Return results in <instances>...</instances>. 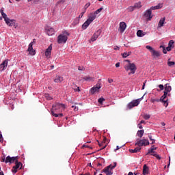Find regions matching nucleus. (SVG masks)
<instances>
[{
    "mask_svg": "<svg viewBox=\"0 0 175 175\" xmlns=\"http://www.w3.org/2000/svg\"><path fill=\"white\" fill-rule=\"evenodd\" d=\"M157 159H161V157H159V155L157 154V157H156Z\"/></svg>",
    "mask_w": 175,
    "mask_h": 175,
    "instance_id": "obj_64",
    "label": "nucleus"
},
{
    "mask_svg": "<svg viewBox=\"0 0 175 175\" xmlns=\"http://www.w3.org/2000/svg\"><path fill=\"white\" fill-rule=\"evenodd\" d=\"M16 162V165L14 166V167H16V169L20 168V166H21L23 164H21V162L18 161H15Z\"/></svg>",
    "mask_w": 175,
    "mask_h": 175,
    "instance_id": "obj_36",
    "label": "nucleus"
},
{
    "mask_svg": "<svg viewBox=\"0 0 175 175\" xmlns=\"http://www.w3.org/2000/svg\"><path fill=\"white\" fill-rule=\"evenodd\" d=\"M53 51V44L49 45V46L46 49L44 55L47 59L51 58V51Z\"/></svg>",
    "mask_w": 175,
    "mask_h": 175,
    "instance_id": "obj_10",
    "label": "nucleus"
},
{
    "mask_svg": "<svg viewBox=\"0 0 175 175\" xmlns=\"http://www.w3.org/2000/svg\"><path fill=\"white\" fill-rule=\"evenodd\" d=\"M150 155H153V157H157L158 154H157V153H150Z\"/></svg>",
    "mask_w": 175,
    "mask_h": 175,
    "instance_id": "obj_57",
    "label": "nucleus"
},
{
    "mask_svg": "<svg viewBox=\"0 0 175 175\" xmlns=\"http://www.w3.org/2000/svg\"><path fill=\"white\" fill-rule=\"evenodd\" d=\"M137 127L139 129H143V126H142V124L139 123L137 124Z\"/></svg>",
    "mask_w": 175,
    "mask_h": 175,
    "instance_id": "obj_51",
    "label": "nucleus"
},
{
    "mask_svg": "<svg viewBox=\"0 0 175 175\" xmlns=\"http://www.w3.org/2000/svg\"><path fill=\"white\" fill-rule=\"evenodd\" d=\"M8 64H9V60L6 59V60H4L0 64V70L1 72H3V70H5V69L8 68Z\"/></svg>",
    "mask_w": 175,
    "mask_h": 175,
    "instance_id": "obj_13",
    "label": "nucleus"
},
{
    "mask_svg": "<svg viewBox=\"0 0 175 175\" xmlns=\"http://www.w3.org/2000/svg\"><path fill=\"white\" fill-rule=\"evenodd\" d=\"M134 8H135V9H140V8H142V3L138 2V3H135Z\"/></svg>",
    "mask_w": 175,
    "mask_h": 175,
    "instance_id": "obj_33",
    "label": "nucleus"
},
{
    "mask_svg": "<svg viewBox=\"0 0 175 175\" xmlns=\"http://www.w3.org/2000/svg\"><path fill=\"white\" fill-rule=\"evenodd\" d=\"M140 150H142V148L137 146L135 149H130L129 152H131L132 154H135L136 152H139L140 151Z\"/></svg>",
    "mask_w": 175,
    "mask_h": 175,
    "instance_id": "obj_25",
    "label": "nucleus"
},
{
    "mask_svg": "<svg viewBox=\"0 0 175 175\" xmlns=\"http://www.w3.org/2000/svg\"><path fill=\"white\" fill-rule=\"evenodd\" d=\"M74 110H75V111H77V110H79V107H75Z\"/></svg>",
    "mask_w": 175,
    "mask_h": 175,
    "instance_id": "obj_59",
    "label": "nucleus"
},
{
    "mask_svg": "<svg viewBox=\"0 0 175 175\" xmlns=\"http://www.w3.org/2000/svg\"><path fill=\"white\" fill-rule=\"evenodd\" d=\"M12 172L14 173V174H16V173H17V169L15 167H13Z\"/></svg>",
    "mask_w": 175,
    "mask_h": 175,
    "instance_id": "obj_46",
    "label": "nucleus"
},
{
    "mask_svg": "<svg viewBox=\"0 0 175 175\" xmlns=\"http://www.w3.org/2000/svg\"><path fill=\"white\" fill-rule=\"evenodd\" d=\"M44 96H45L46 99H47V100H53V97L50 96V94H46L44 95Z\"/></svg>",
    "mask_w": 175,
    "mask_h": 175,
    "instance_id": "obj_38",
    "label": "nucleus"
},
{
    "mask_svg": "<svg viewBox=\"0 0 175 175\" xmlns=\"http://www.w3.org/2000/svg\"><path fill=\"white\" fill-rule=\"evenodd\" d=\"M78 70H84V67H79Z\"/></svg>",
    "mask_w": 175,
    "mask_h": 175,
    "instance_id": "obj_54",
    "label": "nucleus"
},
{
    "mask_svg": "<svg viewBox=\"0 0 175 175\" xmlns=\"http://www.w3.org/2000/svg\"><path fill=\"white\" fill-rule=\"evenodd\" d=\"M95 18H96V16L94 14V12L90 13V14L88 16V20L90 23H92V21H94V20H95Z\"/></svg>",
    "mask_w": 175,
    "mask_h": 175,
    "instance_id": "obj_20",
    "label": "nucleus"
},
{
    "mask_svg": "<svg viewBox=\"0 0 175 175\" xmlns=\"http://www.w3.org/2000/svg\"><path fill=\"white\" fill-rule=\"evenodd\" d=\"M75 90L78 91V92H80V88L77 87Z\"/></svg>",
    "mask_w": 175,
    "mask_h": 175,
    "instance_id": "obj_58",
    "label": "nucleus"
},
{
    "mask_svg": "<svg viewBox=\"0 0 175 175\" xmlns=\"http://www.w3.org/2000/svg\"><path fill=\"white\" fill-rule=\"evenodd\" d=\"M64 81V77L58 75L56 76V78L54 79L55 83H62Z\"/></svg>",
    "mask_w": 175,
    "mask_h": 175,
    "instance_id": "obj_22",
    "label": "nucleus"
},
{
    "mask_svg": "<svg viewBox=\"0 0 175 175\" xmlns=\"http://www.w3.org/2000/svg\"><path fill=\"white\" fill-rule=\"evenodd\" d=\"M91 23L92 22H90L88 19H87L86 21L82 25L83 29H87V28H88Z\"/></svg>",
    "mask_w": 175,
    "mask_h": 175,
    "instance_id": "obj_21",
    "label": "nucleus"
},
{
    "mask_svg": "<svg viewBox=\"0 0 175 175\" xmlns=\"http://www.w3.org/2000/svg\"><path fill=\"white\" fill-rule=\"evenodd\" d=\"M148 145H150V142L146 139H137L135 142V146H138V147H143V146L146 147V146Z\"/></svg>",
    "mask_w": 175,
    "mask_h": 175,
    "instance_id": "obj_7",
    "label": "nucleus"
},
{
    "mask_svg": "<svg viewBox=\"0 0 175 175\" xmlns=\"http://www.w3.org/2000/svg\"><path fill=\"white\" fill-rule=\"evenodd\" d=\"M100 33H102V30H100V29L97 30L93 34L91 39L89 40L90 43H91V42H95V40H96V39H98L99 38V36H100Z\"/></svg>",
    "mask_w": 175,
    "mask_h": 175,
    "instance_id": "obj_9",
    "label": "nucleus"
},
{
    "mask_svg": "<svg viewBox=\"0 0 175 175\" xmlns=\"http://www.w3.org/2000/svg\"><path fill=\"white\" fill-rule=\"evenodd\" d=\"M116 68H120V62L116 63Z\"/></svg>",
    "mask_w": 175,
    "mask_h": 175,
    "instance_id": "obj_55",
    "label": "nucleus"
},
{
    "mask_svg": "<svg viewBox=\"0 0 175 175\" xmlns=\"http://www.w3.org/2000/svg\"><path fill=\"white\" fill-rule=\"evenodd\" d=\"M33 42H31L29 44V47L27 49V51H29L30 55H35L36 53L35 51L33 50Z\"/></svg>",
    "mask_w": 175,
    "mask_h": 175,
    "instance_id": "obj_16",
    "label": "nucleus"
},
{
    "mask_svg": "<svg viewBox=\"0 0 175 175\" xmlns=\"http://www.w3.org/2000/svg\"><path fill=\"white\" fill-rule=\"evenodd\" d=\"M159 88H160V91H163V90H165V86H163V85H159Z\"/></svg>",
    "mask_w": 175,
    "mask_h": 175,
    "instance_id": "obj_45",
    "label": "nucleus"
},
{
    "mask_svg": "<svg viewBox=\"0 0 175 175\" xmlns=\"http://www.w3.org/2000/svg\"><path fill=\"white\" fill-rule=\"evenodd\" d=\"M0 13L2 16V17L4 19V21H7L9 18L8 17V15L6 14V13H4L3 10H0Z\"/></svg>",
    "mask_w": 175,
    "mask_h": 175,
    "instance_id": "obj_26",
    "label": "nucleus"
},
{
    "mask_svg": "<svg viewBox=\"0 0 175 175\" xmlns=\"http://www.w3.org/2000/svg\"><path fill=\"white\" fill-rule=\"evenodd\" d=\"M69 35L68 31H64L63 33L58 36L57 43H59V44H65V43L68 42V36H69Z\"/></svg>",
    "mask_w": 175,
    "mask_h": 175,
    "instance_id": "obj_2",
    "label": "nucleus"
},
{
    "mask_svg": "<svg viewBox=\"0 0 175 175\" xmlns=\"http://www.w3.org/2000/svg\"><path fill=\"white\" fill-rule=\"evenodd\" d=\"M108 81L110 84H111V83H113V79H109Z\"/></svg>",
    "mask_w": 175,
    "mask_h": 175,
    "instance_id": "obj_60",
    "label": "nucleus"
},
{
    "mask_svg": "<svg viewBox=\"0 0 175 175\" xmlns=\"http://www.w3.org/2000/svg\"><path fill=\"white\" fill-rule=\"evenodd\" d=\"M45 32L49 36H53L55 31H54L53 28L47 27L45 29Z\"/></svg>",
    "mask_w": 175,
    "mask_h": 175,
    "instance_id": "obj_15",
    "label": "nucleus"
},
{
    "mask_svg": "<svg viewBox=\"0 0 175 175\" xmlns=\"http://www.w3.org/2000/svg\"><path fill=\"white\" fill-rule=\"evenodd\" d=\"M144 16L146 18L147 21H151V19L153 17L151 10L148 9L146 10L144 13Z\"/></svg>",
    "mask_w": 175,
    "mask_h": 175,
    "instance_id": "obj_8",
    "label": "nucleus"
},
{
    "mask_svg": "<svg viewBox=\"0 0 175 175\" xmlns=\"http://www.w3.org/2000/svg\"><path fill=\"white\" fill-rule=\"evenodd\" d=\"M83 79L85 80V81H91V80H92V78L90 77H85Z\"/></svg>",
    "mask_w": 175,
    "mask_h": 175,
    "instance_id": "obj_43",
    "label": "nucleus"
},
{
    "mask_svg": "<svg viewBox=\"0 0 175 175\" xmlns=\"http://www.w3.org/2000/svg\"><path fill=\"white\" fill-rule=\"evenodd\" d=\"M140 124H146V121H144V120H141Z\"/></svg>",
    "mask_w": 175,
    "mask_h": 175,
    "instance_id": "obj_61",
    "label": "nucleus"
},
{
    "mask_svg": "<svg viewBox=\"0 0 175 175\" xmlns=\"http://www.w3.org/2000/svg\"><path fill=\"white\" fill-rule=\"evenodd\" d=\"M174 48V41L171 40L168 43V46L167 47V51H172V49Z\"/></svg>",
    "mask_w": 175,
    "mask_h": 175,
    "instance_id": "obj_18",
    "label": "nucleus"
},
{
    "mask_svg": "<svg viewBox=\"0 0 175 175\" xmlns=\"http://www.w3.org/2000/svg\"><path fill=\"white\" fill-rule=\"evenodd\" d=\"M131 54H132V52L129 51V52H124L122 54V57L123 58H126L127 57H129V55H131Z\"/></svg>",
    "mask_w": 175,
    "mask_h": 175,
    "instance_id": "obj_32",
    "label": "nucleus"
},
{
    "mask_svg": "<svg viewBox=\"0 0 175 175\" xmlns=\"http://www.w3.org/2000/svg\"><path fill=\"white\" fill-rule=\"evenodd\" d=\"M65 109V105L61 103H56L52 106L51 109V114L53 117H64L63 113H59L60 111H62Z\"/></svg>",
    "mask_w": 175,
    "mask_h": 175,
    "instance_id": "obj_1",
    "label": "nucleus"
},
{
    "mask_svg": "<svg viewBox=\"0 0 175 175\" xmlns=\"http://www.w3.org/2000/svg\"><path fill=\"white\" fill-rule=\"evenodd\" d=\"M146 49H147V50H149L154 59H157V58H159V57H161V53L154 49V48H152L150 45H147L146 46Z\"/></svg>",
    "mask_w": 175,
    "mask_h": 175,
    "instance_id": "obj_4",
    "label": "nucleus"
},
{
    "mask_svg": "<svg viewBox=\"0 0 175 175\" xmlns=\"http://www.w3.org/2000/svg\"><path fill=\"white\" fill-rule=\"evenodd\" d=\"M90 6H91V3L88 2L87 3L85 6H84V10L85 12H87V9H88V8H90Z\"/></svg>",
    "mask_w": 175,
    "mask_h": 175,
    "instance_id": "obj_37",
    "label": "nucleus"
},
{
    "mask_svg": "<svg viewBox=\"0 0 175 175\" xmlns=\"http://www.w3.org/2000/svg\"><path fill=\"white\" fill-rule=\"evenodd\" d=\"M137 135L139 137H143V135H144V130H139Z\"/></svg>",
    "mask_w": 175,
    "mask_h": 175,
    "instance_id": "obj_30",
    "label": "nucleus"
},
{
    "mask_svg": "<svg viewBox=\"0 0 175 175\" xmlns=\"http://www.w3.org/2000/svg\"><path fill=\"white\" fill-rule=\"evenodd\" d=\"M143 174L144 175L148 174V167H147L146 165H144V167H143Z\"/></svg>",
    "mask_w": 175,
    "mask_h": 175,
    "instance_id": "obj_29",
    "label": "nucleus"
},
{
    "mask_svg": "<svg viewBox=\"0 0 175 175\" xmlns=\"http://www.w3.org/2000/svg\"><path fill=\"white\" fill-rule=\"evenodd\" d=\"M146 35V33L143 32L142 30H138L137 31V36H138L139 38H143V36H144Z\"/></svg>",
    "mask_w": 175,
    "mask_h": 175,
    "instance_id": "obj_28",
    "label": "nucleus"
},
{
    "mask_svg": "<svg viewBox=\"0 0 175 175\" xmlns=\"http://www.w3.org/2000/svg\"><path fill=\"white\" fill-rule=\"evenodd\" d=\"M174 64H175L174 62H170V61L167 62L168 66H173V65H174Z\"/></svg>",
    "mask_w": 175,
    "mask_h": 175,
    "instance_id": "obj_42",
    "label": "nucleus"
},
{
    "mask_svg": "<svg viewBox=\"0 0 175 175\" xmlns=\"http://www.w3.org/2000/svg\"><path fill=\"white\" fill-rule=\"evenodd\" d=\"M161 102H162L165 107H167L169 106V103H167V99L165 100H160Z\"/></svg>",
    "mask_w": 175,
    "mask_h": 175,
    "instance_id": "obj_35",
    "label": "nucleus"
},
{
    "mask_svg": "<svg viewBox=\"0 0 175 175\" xmlns=\"http://www.w3.org/2000/svg\"><path fill=\"white\" fill-rule=\"evenodd\" d=\"M122 146H116V148L115 149V151H117V150H120V148H122Z\"/></svg>",
    "mask_w": 175,
    "mask_h": 175,
    "instance_id": "obj_52",
    "label": "nucleus"
},
{
    "mask_svg": "<svg viewBox=\"0 0 175 175\" xmlns=\"http://www.w3.org/2000/svg\"><path fill=\"white\" fill-rule=\"evenodd\" d=\"M163 54H167V49H163Z\"/></svg>",
    "mask_w": 175,
    "mask_h": 175,
    "instance_id": "obj_53",
    "label": "nucleus"
},
{
    "mask_svg": "<svg viewBox=\"0 0 175 175\" xmlns=\"http://www.w3.org/2000/svg\"><path fill=\"white\" fill-rule=\"evenodd\" d=\"M170 93H166L165 92H164V94L161 97L160 100H165L167 99L166 98H167V96H170Z\"/></svg>",
    "mask_w": 175,
    "mask_h": 175,
    "instance_id": "obj_27",
    "label": "nucleus"
},
{
    "mask_svg": "<svg viewBox=\"0 0 175 175\" xmlns=\"http://www.w3.org/2000/svg\"><path fill=\"white\" fill-rule=\"evenodd\" d=\"M100 88H102V86H100V83L98 82L96 85L90 89V92L92 94L99 92V90H100Z\"/></svg>",
    "mask_w": 175,
    "mask_h": 175,
    "instance_id": "obj_11",
    "label": "nucleus"
},
{
    "mask_svg": "<svg viewBox=\"0 0 175 175\" xmlns=\"http://www.w3.org/2000/svg\"><path fill=\"white\" fill-rule=\"evenodd\" d=\"M18 157H12L8 156L5 159L6 163H14V162H17Z\"/></svg>",
    "mask_w": 175,
    "mask_h": 175,
    "instance_id": "obj_12",
    "label": "nucleus"
},
{
    "mask_svg": "<svg viewBox=\"0 0 175 175\" xmlns=\"http://www.w3.org/2000/svg\"><path fill=\"white\" fill-rule=\"evenodd\" d=\"M103 102H105V98H100L98 99V103H103Z\"/></svg>",
    "mask_w": 175,
    "mask_h": 175,
    "instance_id": "obj_48",
    "label": "nucleus"
},
{
    "mask_svg": "<svg viewBox=\"0 0 175 175\" xmlns=\"http://www.w3.org/2000/svg\"><path fill=\"white\" fill-rule=\"evenodd\" d=\"M151 117V116H150L149 114H144L143 116V118L144 120H150V118Z\"/></svg>",
    "mask_w": 175,
    "mask_h": 175,
    "instance_id": "obj_40",
    "label": "nucleus"
},
{
    "mask_svg": "<svg viewBox=\"0 0 175 175\" xmlns=\"http://www.w3.org/2000/svg\"><path fill=\"white\" fill-rule=\"evenodd\" d=\"M128 175H133V173L132 172H129Z\"/></svg>",
    "mask_w": 175,
    "mask_h": 175,
    "instance_id": "obj_63",
    "label": "nucleus"
},
{
    "mask_svg": "<svg viewBox=\"0 0 175 175\" xmlns=\"http://www.w3.org/2000/svg\"><path fill=\"white\" fill-rule=\"evenodd\" d=\"M102 10H103V8H100L99 9L96 10L94 12H93V14H94L96 16H98V14H99V13H100Z\"/></svg>",
    "mask_w": 175,
    "mask_h": 175,
    "instance_id": "obj_34",
    "label": "nucleus"
},
{
    "mask_svg": "<svg viewBox=\"0 0 175 175\" xmlns=\"http://www.w3.org/2000/svg\"><path fill=\"white\" fill-rule=\"evenodd\" d=\"M146 83H147V80H146V81L144 82L142 90H144V88H146Z\"/></svg>",
    "mask_w": 175,
    "mask_h": 175,
    "instance_id": "obj_49",
    "label": "nucleus"
},
{
    "mask_svg": "<svg viewBox=\"0 0 175 175\" xmlns=\"http://www.w3.org/2000/svg\"><path fill=\"white\" fill-rule=\"evenodd\" d=\"M5 23L8 25V27H13L16 25V20L14 19H10L8 18L6 21H5Z\"/></svg>",
    "mask_w": 175,
    "mask_h": 175,
    "instance_id": "obj_14",
    "label": "nucleus"
},
{
    "mask_svg": "<svg viewBox=\"0 0 175 175\" xmlns=\"http://www.w3.org/2000/svg\"><path fill=\"white\" fill-rule=\"evenodd\" d=\"M158 9H162V4H158L155 6H152L149 10L152 12V10H158Z\"/></svg>",
    "mask_w": 175,
    "mask_h": 175,
    "instance_id": "obj_23",
    "label": "nucleus"
},
{
    "mask_svg": "<svg viewBox=\"0 0 175 175\" xmlns=\"http://www.w3.org/2000/svg\"><path fill=\"white\" fill-rule=\"evenodd\" d=\"M144 96H142L141 98L133 100V101L129 103L127 105L128 109H133V107H135V106H139V104L140 103V100H142Z\"/></svg>",
    "mask_w": 175,
    "mask_h": 175,
    "instance_id": "obj_6",
    "label": "nucleus"
},
{
    "mask_svg": "<svg viewBox=\"0 0 175 175\" xmlns=\"http://www.w3.org/2000/svg\"><path fill=\"white\" fill-rule=\"evenodd\" d=\"M171 91H172V86L169 85V84H165L164 92H166L167 94H170Z\"/></svg>",
    "mask_w": 175,
    "mask_h": 175,
    "instance_id": "obj_24",
    "label": "nucleus"
},
{
    "mask_svg": "<svg viewBox=\"0 0 175 175\" xmlns=\"http://www.w3.org/2000/svg\"><path fill=\"white\" fill-rule=\"evenodd\" d=\"M0 142H2V134L0 133Z\"/></svg>",
    "mask_w": 175,
    "mask_h": 175,
    "instance_id": "obj_62",
    "label": "nucleus"
},
{
    "mask_svg": "<svg viewBox=\"0 0 175 175\" xmlns=\"http://www.w3.org/2000/svg\"><path fill=\"white\" fill-rule=\"evenodd\" d=\"M124 69L128 72L129 70H131L130 72H129V75H135L136 70L137 69L136 68V65L133 63H129L128 65L124 66Z\"/></svg>",
    "mask_w": 175,
    "mask_h": 175,
    "instance_id": "obj_3",
    "label": "nucleus"
},
{
    "mask_svg": "<svg viewBox=\"0 0 175 175\" xmlns=\"http://www.w3.org/2000/svg\"><path fill=\"white\" fill-rule=\"evenodd\" d=\"M114 50H120V48L118 46H115Z\"/></svg>",
    "mask_w": 175,
    "mask_h": 175,
    "instance_id": "obj_56",
    "label": "nucleus"
},
{
    "mask_svg": "<svg viewBox=\"0 0 175 175\" xmlns=\"http://www.w3.org/2000/svg\"><path fill=\"white\" fill-rule=\"evenodd\" d=\"M135 6H130L127 8V10H129V12H133V10H135Z\"/></svg>",
    "mask_w": 175,
    "mask_h": 175,
    "instance_id": "obj_41",
    "label": "nucleus"
},
{
    "mask_svg": "<svg viewBox=\"0 0 175 175\" xmlns=\"http://www.w3.org/2000/svg\"><path fill=\"white\" fill-rule=\"evenodd\" d=\"M65 3V0H59L57 3L56 5H64Z\"/></svg>",
    "mask_w": 175,
    "mask_h": 175,
    "instance_id": "obj_39",
    "label": "nucleus"
},
{
    "mask_svg": "<svg viewBox=\"0 0 175 175\" xmlns=\"http://www.w3.org/2000/svg\"><path fill=\"white\" fill-rule=\"evenodd\" d=\"M154 150H157V147H154V146H153L151 148L148 149V152L146 154V155H148V154L154 153Z\"/></svg>",
    "mask_w": 175,
    "mask_h": 175,
    "instance_id": "obj_31",
    "label": "nucleus"
},
{
    "mask_svg": "<svg viewBox=\"0 0 175 175\" xmlns=\"http://www.w3.org/2000/svg\"><path fill=\"white\" fill-rule=\"evenodd\" d=\"M166 21L165 17L161 18L160 21H159L157 28H162L165 25V21Z\"/></svg>",
    "mask_w": 175,
    "mask_h": 175,
    "instance_id": "obj_19",
    "label": "nucleus"
},
{
    "mask_svg": "<svg viewBox=\"0 0 175 175\" xmlns=\"http://www.w3.org/2000/svg\"><path fill=\"white\" fill-rule=\"evenodd\" d=\"M116 166H117V163H114L113 165H110L107 166V167H105L103 170V172L105 173V174H107V175H111V174H113V169H114V167H116Z\"/></svg>",
    "mask_w": 175,
    "mask_h": 175,
    "instance_id": "obj_5",
    "label": "nucleus"
},
{
    "mask_svg": "<svg viewBox=\"0 0 175 175\" xmlns=\"http://www.w3.org/2000/svg\"><path fill=\"white\" fill-rule=\"evenodd\" d=\"M119 25L120 31L121 33H123L125 29H126V23L125 22H120Z\"/></svg>",
    "mask_w": 175,
    "mask_h": 175,
    "instance_id": "obj_17",
    "label": "nucleus"
},
{
    "mask_svg": "<svg viewBox=\"0 0 175 175\" xmlns=\"http://www.w3.org/2000/svg\"><path fill=\"white\" fill-rule=\"evenodd\" d=\"M148 137H149L150 140L152 141V144H155V139H152V136L148 135Z\"/></svg>",
    "mask_w": 175,
    "mask_h": 175,
    "instance_id": "obj_44",
    "label": "nucleus"
},
{
    "mask_svg": "<svg viewBox=\"0 0 175 175\" xmlns=\"http://www.w3.org/2000/svg\"><path fill=\"white\" fill-rule=\"evenodd\" d=\"M84 13H85V10H84L83 12H82L79 16V18H82L83 16H84Z\"/></svg>",
    "mask_w": 175,
    "mask_h": 175,
    "instance_id": "obj_47",
    "label": "nucleus"
},
{
    "mask_svg": "<svg viewBox=\"0 0 175 175\" xmlns=\"http://www.w3.org/2000/svg\"><path fill=\"white\" fill-rule=\"evenodd\" d=\"M146 83H147V80H146V81L144 82L142 90H144V88H146Z\"/></svg>",
    "mask_w": 175,
    "mask_h": 175,
    "instance_id": "obj_50",
    "label": "nucleus"
}]
</instances>
